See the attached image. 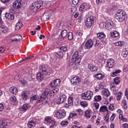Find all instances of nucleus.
<instances>
[{
    "label": "nucleus",
    "mask_w": 128,
    "mask_h": 128,
    "mask_svg": "<svg viewBox=\"0 0 128 128\" xmlns=\"http://www.w3.org/2000/svg\"><path fill=\"white\" fill-rule=\"evenodd\" d=\"M127 18L126 12L122 10H118L117 14H115V18L119 22H122L126 20Z\"/></svg>",
    "instance_id": "nucleus-1"
},
{
    "label": "nucleus",
    "mask_w": 128,
    "mask_h": 128,
    "mask_svg": "<svg viewBox=\"0 0 128 128\" xmlns=\"http://www.w3.org/2000/svg\"><path fill=\"white\" fill-rule=\"evenodd\" d=\"M80 60H82V56L78 54V52L76 51L72 56L69 64L70 66H72L74 64H79Z\"/></svg>",
    "instance_id": "nucleus-2"
},
{
    "label": "nucleus",
    "mask_w": 128,
    "mask_h": 128,
    "mask_svg": "<svg viewBox=\"0 0 128 128\" xmlns=\"http://www.w3.org/2000/svg\"><path fill=\"white\" fill-rule=\"evenodd\" d=\"M46 98V96H44V94H42V96L40 98H38V96L36 95L34 96L32 98H30V102H42V100H44V98Z\"/></svg>",
    "instance_id": "nucleus-3"
},
{
    "label": "nucleus",
    "mask_w": 128,
    "mask_h": 128,
    "mask_svg": "<svg viewBox=\"0 0 128 128\" xmlns=\"http://www.w3.org/2000/svg\"><path fill=\"white\" fill-rule=\"evenodd\" d=\"M56 118H58V120H60L62 118H64L66 116V112L64 110H58L55 112Z\"/></svg>",
    "instance_id": "nucleus-4"
},
{
    "label": "nucleus",
    "mask_w": 128,
    "mask_h": 128,
    "mask_svg": "<svg viewBox=\"0 0 128 128\" xmlns=\"http://www.w3.org/2000/svg\"><path fill=\"white\" fill-rule=\"evenodd\" d=\"M92 96H94V92L90 90H88L82 94V96L83 100H90L92 98Z\"/></svg>",
    "instance_id": "nucleus-5"
},
{
    "label": "nucleus",
    "mask_w": 128,
    "mask_h": 128,
    "mask_svg": "<svg viewBox=\"0 0 128 128\" xmlns=\"http://www.w3.org/2000/svg\"><path fill=\"white\" fill-rule=\"evenodd\" d=\"M44 4V2L42 0H40L38 2H36L34 4H32L30 8L31 10H34L36 8V10H38Z\"/></svg>",
    "instance_id": "nucleus-6"
},
{
    "label": "nucleus",
    "mask_w": 128,
    "mask_h": 128,
    "mask_svg": "<svg viewBox=\"0 0 128 128\" xmlns=\"http://www.w3.org/2000/svg\"><path fill=\"white\" fill-rule=\"evenodd\" d=\"M94 22V16H90L88 17L85 24L86 26H92V24Z\"/></svg>",
    "instance_id": "nucleus-7"
},
{
    "label": "nucleus",
    "mask_w": 128,
    "mask_h": 128,
    "mask_svg": "<svg viewBox=\"0 0 128 128\" xmlns=\"http://www.w3.org/2000/svg\"><path fill=\"white\" fill-rule=\"evenodd\" d=\"M44 123L46 124H51V126H50L51 128H52V126H54V124H56V122H54V120H52V118H50V117H46L44 119Z\"/></svg>",
    "instance_id": "nucleus-8"
},
{
    "label": "nucleus",
    "mask_w": 128,
    "mask_h": 128,
    "mask_svg": "<svg viewBox=\"0 0 128 128\" xmlns=\"http://www.w3.org/2000/svg\"><path fill=\"white\" fill-rule=\"evenodd\" d=\"M80 82H82L80 78L78 76H75L70 80V82L73 86H78Z\"/></svg>",
    "instance_id": "nucleus-9"
},
{
    "label": "nucleus",
    "mask_w": 128,
    "mask_h": 128,
    "mask_svg": "<svg viewBox=\"0 0 128 128\" xmlns=\"http://www.w3.org/2000/svg\"><path fill=\"white\" fill-rule=\"evenodd\" d=\"M92 46H94V42H92V40L90 39L85 43L84 48L89 50L90 48H92Z\"/></svg>",
    "instance_id": "nucleus-10"
},
{
    "label": "nucleus",
    "mask_w": 128,
    "mask_h": 128,
    "mask_svg": "<svg viewBox=\"0 0 128 128\" xmlns=\"http://www.w3.org/2000/svg\"><path fill=\"white\" fill-rule=\"evenodd\" d=\"M114 60L112 58L108 60L106 66V68H114Z\"/></svg>",
    "instance_id": "nucleus-11"
},
{
    "label": "nucleus",
    "mask_w": 128,
    "mask_h": 128,
    "mask_svg": "<svg viewBox=\"0 0 128 128\" xmlns=\"http://www.w3.org/2000/svg\"><path fill=\"white\" fill-rule=\"evenodd\" d=\"M22 1L20 0H16L13 4L14 8H17L18 10L22 8Z\"/></svg>",
    "instance_id": "nucleus-12"
},
{
    "label": "nucleus",
    "mask_w": 128,
    "mask_h": 128,
    "mask_svg": "<svg viewBox=\"0 0 128 128\" xmlns=\"http://www.w3.org/2000/svg\"><path fill=\"white\" fill-rule=\"evenodd\" d=\"M66 96L64 94H60L57 103L58 104H62L64 102H66Z\"/></svg>",
    "instance_id": "nucleus-13"
},
{
    "label": "nucleus",
    "mask_w": 128,
    "mask_h": 128,
    "mask_svg": "<svg viewBox=\"0 0 128 128\" xmlns=\"http://www.w3.org/2000/svg\"><path fill=\"white\" fill-rule=\"evenodd\" d=\"M40 70L44 74V76L48 75V68L44 66H40Z\"/></svg>",
    "instance_id": "nucleus-14"
},
{
    "label": "nucleus",
    "mask_w": 128,
    "mask_h": 128,
    "mask_svg": "<svg viewBox=\"0 0 128 128\" xmlns=\"http://www.w3.org/2000/svg\"><path fill=\"white\" fill-rule=\"evenodd\" d=\"M60 79L55 80L52 83L50 84V88H54V86H60Z\"/></svg>",
    "instance_id": "nucleus-15"
},
{
    "label": "nucleus",
    "mask_w": 128,
    "mask_h": 128,
    "mask_svg": "<svg viewBox=\"0 0 128 128\" xmlns=\"http://www.w3.org/2000/svg\"><path fill=\"white\" fill-rule=\"evenodd\" d=\"M92 111L90 109H88L84 112V116L86 118H92Z\"/></svg>",
    "instance_id": "nucleus-16"
},
{
    "label": "nucleus",
    "mask_w": 128,
    "mask_h": 128,
    "mask_svg": "<svg viewBox=\"0 0 128 128\" xmlns=\"http://www.w3.org/2000/svg\"><path fill=\"white\" fill-rule=\"evenodd\" d=\"M22 98L24 100H26L28 98H30V94L26 92H22Z\"/></svg>",
    "instance_id": "nucleus-17"
},
{
    "label": "nucleus",
    "mask_w": 128,
    "mask_h": 128,
    "mask_svg": "<svg viewBox=\"0 0 128 128\" xmlns=\"http://www.w3.org/2000/svg\"><path fill=\"white\" fill-rule=\"evenodd\" d=\"M88 68L92 72H98V70L97 66H96L94 65H88Z\"/></svg>",
    "instance_id": "nucleus-18"
},
{
    "label": "nucleus",
    "mask_w": 128,
    "mask_h": 128,
    "mask_svg": "<svg viewBox=\"0 0 128 128\" xmlns=\"http://www.w3.org/2000/svg\"><path fill=\"white\" fill-rule=\"evenodd\" d=\"M14 39H12V40L14 42H18L22 40V38L20 35H15L14 36Z\"/></svg>",
    "instance_id": "nucleus-19"
},
{
    "label": "nucleus",
    "mask_w": 128,
    "mask_h": 128,
    "mask_svg": "<svg viewBox=\"0 0 128 128\" xmlns=\"http://www.w3.org/2000/svg\"><path fill=\"white\" fill-rule=\"evenodd\" d=\"M36 122L34 120L29 121L27 124L28 128H32L36 126Z\"/></svg>",
    "instance_id": "nucleus-20"
},
{
    "label": "nucleus",
    "mask_w": 128,
    "mask_h": 128,
    "mask_svg": "<svg viewBox=\"0 0 128 128\" xmlns=\"http://www.w3.org/2000/svg\"><path fill=\"white\" fill-rule=\"evenodd\" d=\"M5 16L6 18H8V20H14V14L12 13H6Z\"/></svg>",
    "instance_id": "nucleus-21"
},
{
    "label": "nucleus",
    "mask_w": 128,
    "mask_h": 128,
    "mask_svg": "<svg viewBox=\"0 0 128 128\" xmlns=\"http://www.w3.org/2000/svg\"><path fill=\"white\" fill-rule=\"evenodd\" d=\"M0 30H1L3 34H6L8 32V28L6 26H2L0 28Z\"/></svg>",
    "instance_id": "nucleus-22"
},
{
    "label": "nucleus",
    "mask_w": 128,
    "mask_h": 128,
    "mask_svg": "<svg viewBox=\"0 0 128 128\" xmlns=\"http://www.w3.org/2000/svg\"><path fill=\"white\" fill-rule=\"evenodd\" d=\"M54 54L56 58H64V53L61 51H58L57 52H55Z\"/></svg>",
    "instance_id": "nucleus-23"
},
{
    "label": "nucleus",
    "mask_w": 128,
    "mask_h": 128,
    "mask_svg": "<svg viewBox=\"0 0 128 128\" xmlns=\"http://www.w3.org/2000/svg\"><path fill=\"white\" fill-rule=\"evenodd\" d=\"M94 76L97 80H102L104 78V75L100 73L95 74Z\"/></svg>",
    "instance_id": "nucleus-24"
},
{
    "label": "nucleus",
    "mask_w": 128,
    "mask_h": 128,
    "mask_svg": "<svg viewBox=\"0 0 128 128\" xmlns=\"http://www.w3.org/2000/svg\"><path fill=\"white\" fill-rule=\"evenodd\" d=\"M22 28V22H18L16 24L15 30H20Z\"/></svg>",
    "instance_id": "nucleus-25"
},
{
    "label": "nucleus",
    "mask_w": 128,
    "mask_h": 128,
    "mask_svg": "<svg viewBox=\"0 0 128 128\" xmlns=\"http://www.w3.org/2000/svg\"><path fill=\"white\" fill-rule=\"evenodd\" d=\"M28 104H24L22 108H20L21 112H26L28 109Z\"/></svg>",
    "instance_id": "nucleus-26"
},
{
    "label": "nucleus",
    "mask_w": 128,
    "mask_h": 128,
    "mask_svg": "<svg viewBox=\"0 0 128 128\" xmlns=\"http://www.w3.org/2000/svg\"><path fill=\"white\" fill-rule=\"evenodd\" d=\"M10 92L13 94H18V89L16 87H11L10 89Z\"/></svg>",
    "instance_id": "nucleus-27"
},
{
    "label": "nucleus",
    "mask_w": 128,
    "mask_h": 128,
    "mask_svg": "<svg viewBox=\"0 0 128 128\" xmlns=\"http://www.w3.org/2000/svg\"><path fill=\"white\" fill-rule=\"evenodd\" d=\"M36 78L40 82V80H44V76L42 75V73L38 72L36 75Z\"/></svg>",
    "instance_id": "nucleus-28"
},
{
    "label": "nucleus",
    "mask_w": 128,
    "mask_h": 128,
    "mask_svg": "<svg viewBox=\"0 0 128 128\" xmlns=\"http://www.w3.org/2000/svg\"><path fill=\"white\" fill-rule=\"evenodd\" d=\"M97 37L100 40H101V38H106V36L104 32H99L96 34Z\"/></svg>",
    "instance_id": "nucleus-29"
},
{
    "label": "nucleus",
    "mask_w": 128,
    "mask_h": 128,
    "mask_svg": "<svg viewBox=\"0 0 128 128\" xmlns=\"http://www.w3.org/2000/svg\"><path fill=\"white\" fill-rule=\"evenodd\" d=\"M60 34L63 38H66V36H68V31L66 30H62Z\"/></svg>",
    "instance_id": "nucleus-30"
},
{
    "label": "nucleus",
    "mask_w": 128,
    "mask_h": 128,
    "mask_svg": "<svg viewBox=\"0 0 128 128\" xmlns=\"http://www.w3.org/2000/svg\"><path fill=\"white\" fill-rule=\"evenodd\" d=\"M108 110V106H102L100 108V112H104Z\"/></svg>",
    "instance_id": "nucleus-31"
},
{
    "label": "nucleus",
    "mask_w": 128,
    "mask_h": 128,
    "mask_svg": "<svg viewBox=\"0 0 128 128\" xmlns=\"http://www.w3.org/2000/svg\"><path fill=\"white\" fill-rule=\"evenodd\" d=\"M120 36V34L116 31H114L111 33V36L112 38H118Z\"/></svg>",
    "instance_id": "nucleus-32"
},
{
    "label": "nucleus",
    "mask_w": 128,
    "mask_h": 128,
    "mask_svg": "<svg viewBox=\"0 0 128 128\" xmlns=\"http://www.w3.org/2000/svg\"><path fill=\"white\" fill-rule=\"evenodd\" d=\"M114 82L115 84H118L120 82V77H116L114 78Z\"/></svg>",
    "instance_id": "nucleus-33"
},
{
    "label": "nucleus",
    "mask_w": 128,
    "mask_h": 128,
    "mask_svg": "<svg viewBox=\"0 0 128 128\" xmlns=\"http://www.w3.org/2000/svg\"><path fill=\"white\" fill-rule=\"evenodd\" d=\"M60 52H62V53L66 52L68 51V48L66 46H62L60 48Z\"/></svg>",
    "instance_id": "nucleus-34"
},
{
    "label": "nucleus",
    "mask_w": 128,
    "mask_h": 128,
    "mask_svg": "<svg viewBox=\"0 0 128 128\" xmlns=\"http://www.w3.org/2000/svg\"><path fill=\"white\" fill-rule=\"evenodd\" d=\"M121 72H122V70H116L115 72H114L112 74H111V76H113V77L116 76V74H118L120 73Z\"/></svg>",
    "instance_id": "nucleus-35"
},
{
    "label": "nucleus",
    "mask_w": 128,
    "mask_h": 128,
    "mask_svg": "<svg viewBox=\"0 0 128 128\" xmlns=\"http://www.w3.org/2000/svg\"><path fill=\"white\" fill-rule=\"evenodd\" d=\"M100 100H102V96L98 95L94 96V102H100Z\"/></svg>",
    "instance_id": "nucleus-36"
},
{
    "label": "nucleus",
    "mask_w": 128,
    "mask_h": 128,
    "mask_svg": "<svg viewBox=\"0 0 128 128\" xmlns=\"http://www.w3.org/2000/svg\"><path fill=\"white\" fill-rule=\"evenodd\" d=\"M119 118L120 120H122V122H128V119L122 116V114H120L119 116Z\"/></svg>",
    "instance_id": "nucleus-37"
},
{
    "label": "nucleus",
    "mask_w": 128,
    "mask_h": 128,
    "mask_svg": "<svg viewBox=\"0 0 128 128\" xmlns=\"http://www.w3.org/2000/svg\"><path fill=\"white\" fill-rule=\"evenodd\" d=\"M106 24L107 26H114V22L112 21L111 20H107L106 22Z\"/></svg>",
    "instance_id": "nucleus-38"
},
{
    "label": "nucleus",
    "mask_w": 128,
    "mask_h": 128,
    "mask_svg": "<svg viewBox=\"0 0 128 128\" xmlns=\"http://www.w3.org/2000/svg\"><path fill=\"white\" fill-rule=\"evenodd\" d=\"M68 103L70 105L74 104V98L72 97H69L68 98Z\"/></svg>",
    "instance_id": "nucleus-39"
},
{
    "label": "nucleus",
    "mask_w": 128,
    "mask_h": 128,
    "mask_svg": "<svg viewBox=\"0 0 128 128\" xmlns=\"http://www.w3.org/2000/svg\"><path fill=\"white\" fill-rule=\"evenodd\" d=\"M70 11L71 14H74V12H76V6H72L70 8Z\"/></svg>",
    "instance_id": "nucleus-40"
},
{
    "label": "nucleus",
    "mask_w": 128,
    "mask_h": 128,
    "mask_svg": "<svg viewBox=\"0 0 128 128\" xmlns=\"http://www.w3.org/2000/svg\"><path fill=\"white\" fill-rule=\"evenodd\" d=\"M80 104L83 108H86L88 106V102H86L82 101L80 102Z\"/></svg>",
    "instance_id": "nucleus-41"
},
{
    "label": "nucleus",
    "mask_w": 128,
    "mask_h": 128,
    "mask_svg": "<svg viewBox=\"0 0 128 128\" xmlns=\"http://www.w3.org/2000/svg\"><path fill=\"white\" fill-rule=\"evenodd\" d=\"M122 92H118V94L116 95V100H120V98H122Z\"/></svg>",
    "instance_id": "nucleus-42"
},
{
    "label": "nucleus",
    "mask_w": 128,
    "mask_h": 128,
    "mask_svg": "<svg viewBox=\"0 0 128 128\" xmlns=\"http://www.w3.org/2000/svg\"><path fill=\"white\" fill-rule=\"evenodd\" d=\"M128 51L127 50H124L122 52V56H124V58H126V56H128Z\"/></svg>",
    "instance_id": "nucleus-43"
},
{
    "label": "nucleus",
    "mask_w": 128,
    "mask_h": 128,
    "mask_svg": "<svg viewBox=\"0 0 128 128\" xmlns=\"http://www.w3.org/2000/svg\"><path fill=\"white\" fill-rule=\"evenodd\" d=\"M68 40H72L74 38V36H72V32H68Z\"/></svg>",
    "instance_id": "nucleus-44"
},
{
    "label": "nucleus",
    "mask_w": 128,
    "mask_h": 128,
    "mask_svg": "<svg viewBox=\"0 0 128 128\" xmlns=\"http://www.w3.org/2000/svg\"><path fill=\"white\" fill-rule=\"evenodd\" d=\"M104 95L105 96H110V91L108 90H106L104 92Z\"/></svg>",
    "instance_id": "nucleus-45"
},
{
    "label": "nucleus",
    "mask_w": 128,
    "mask_h": 128,
    "mask_svg": "<svg viewBox=\"0 0 128 128\" xmlns=\"http://www.w3.org/2000/svg\"><path fill=\"white\" fill-rule=\"evenodd\" d=\"M83 4L84 5V8L86 10H90V4L86 3H84Z\"/></svg>",
    "instance_id": "nucleus-46"
},
{
    "label": "nucleus",
    "mask_w": 128,
    "mask_h": 128,
    "mask_svg": "<svg viewBox=\"0 0 128 128\" xmlns=\"http://www.w3.org/2000/svg\"><path fill=\"white\" fill-rule=\"evenodd\" d=\"M94 106L96 108V110H98V108H100V104L98 102H94Z\"/></svg>",
    "instance_id": "nucleus-47"
},
{
    "label": "nucleus",
    "mask_w": 128,
    "mask_h": 128,
    "mask_svg": "<svg viewBox=\"0 0 128 128\" xmlns=\"http://www.w3.org/2000/svg\"><path fill=\"white\" fill-rule=\"evenodd\" d=\"M84 4H81L80 6L79 10L80 12H84Z\"/></svg>",
    "instance_id": "nucleus-48"
},
{
    "label": "nucleus",
    "mask_w": 128,
    "mask_h": 128,
    "mask_svg": "<svg viewBox=\"0 0 128 128\" xmlns=\"http://www.w3.org/2000/svg\"><path fill=\"white\" fill-rule=\"evenodd\" d=\"M10 100L13 102H16V98L14 96H13L10 98Z\"/></svg>",
    "instance_id": "nucleus-49"
},
{
    "label": "nucleus",
    "mask_w": 128,
    "mask_h": 128,
    "mask_svg": "<svg viewBox=\"0 0 128 128\" xmlns=\"http://www.w3.org/2000/svg\"><path fill=\"white\" fill-rule=\"evenodd\" d=\"M68 121H62L60 123L61 126H68Z\"/></svg>",
    "instance_id": "nucleus-50"
},
{
    "label": "nucleus",
    "mask_w": 128,
    "mask_h": 128,
    "mask_svg": "<svg viewBox=\"0 0 128 128\" xmlns=\"http://www.w3.org/2000/svg\"><path fill=\"white\" fill-rule=\"evenodd\" d=\"M109 110H114V104H111L109 107H108Z\"/></svg>",
    "instance_id": "nucleus-51"
},
{
    "label": "nucleus",
    "mask_w": 128,
    "mask_h": 128,
    "mask_svg": "<svg viewBox=\"0 0 128 128\" xmlns=\"http://www.w3.org/2000/svg\"><path fill=\"white\" fill-rule=\"evenodd\" d=\"M114 118H116V114H113L110 118V122H112L114 120Z\"/></svg>",
    "instance_id": "nucleus-52"
},
{
    "label": "nucleus",
    "mask_w": 128,
    "mask_h": 128,
    "mask_svg": "<svg viewBox=\"0 0 128 128\" xmlns=\"http://www.w3.org/2000/svg\"><path fill=\"white\" fill-rule=\"evenodd\" d=\"M103 2H104V0H96V4H100Z\"/></svg>",
    "instance_id": "nucleus-53"
},
{
    "label": "nucleus",
    "mask_w": 128,
    "mask_h": 128,
    "mask_svg": "<svg viewBox=\"0 0 128 128\" xmlns=\"http://www.w3.org/2000/svg\"><path fill=\"white\" fill-rule=\"evenodd\" d=\"M78 2H80V0H73L72 4L74 6H76L78 4Z\"/></svg>",
    "instance_id": "nucleus-54"
},
{
    "label": "nucleus",
    "mask_w": 128,
    "mask_h": 128,
    "mask_svg": "<svg viewBox=\"0 0 128 128\" xmlns=\"http://www.w3.org/2000/svg\"><path fill=\"white\" fill-rule=\"evenodd\" d=\"M118 42V44H119V46H122L124 45V42L120 41Z\"/></svg>",
    "instance_id": "nucleus-55"
},
{
    "label": "nucleus",
    "mask_w": 128,
    "mask_h": 128,
    "mask_svg": "<svg viewBox=\"0 0 128 128\" xmlns=\"http://www.w3.org/2000/svg\"><path fill=\"white\" fill-rule=\"evenodd\" d=\"M104 120H106V122H108V120H110V118H108V116H106L104 117Z\"/></svg>",
    "instance_id": "nucleus-56"
},
{
    "label": "nucleus",
    "mask_w": 128,
    "mask_h": 128,
    "mask_svg": "<svg viewBox=\"0 0 128 128\" xmlns=\"http://www.w3.org/2000/svg\"><path fill=\"white\" fill-rule=\"evenodd\" d=\"M20 82H22V84H24V86H26L28 84V82H26V80H21Z\"/></svg>",
    "instance_id": "nucleus-57"
},
{
    "label": "nucleus",
    "mask_w": 128,
    "mask_h": 128,
    "mask_svg": "<svg viewBox=\"0 0 128 128\" xmlns=\"http://www.w3.org/2000/svg\"><path fill=\"white\" fill-rule=\"evenodd\" d=\"M4 104H0V112H2V110H4Z\"/></svg>",
    "instance_id": "nucleus-58"
},
{
    "label": "nucleus",
    "mask_w": 128,
    "mask_h": 128,
    "mask_svg": "<svg viewBox=\"0 0 128 128\" xmlns=\"http://www.w3.org/2000/svg\"><path fill=\"white\" fill-rule=\"evenodd\" d=\"M44 96H48V94H50V92L48 91V90H46L45 91H44Z\"/></svg>",
    "instance_id": "nucleus-59"
},
{
    "label": "nucleus",
    "mask_w": 128,
    "mask_h": 128,
    "mask_svg": "<svg viewBox=\"0 0 128 128\" xmlns=\"http://www.w3.org/2000/svg\"><path fill=\"white\" fill-rule=\"evenodd\" d=\"M6 50V48H4V47H0V52H4V51Z\"/></svg>",
    "instance_id": "nucleus-60"
},
{
    "label": "nucleus",
    "mask_w": 128,
    "mask_h": 128,
    "mask_svg": "<svg viewBox=\"0 0 128 128\" xmlns=\"http://www.w3.org/2000/svg\"><path fill=\"white\" fill-rule=\"evenodd\" d=\"M53 92H54L55 94H56V92H58V88H55L54 89L52 90Z\"/></svg>",
    "instance_id": "nucleus-61"
},
{
    "label": "nucleus",
    "mask_w": 128,
    "mask_h": 128,
    "mask_svg": "<svg viewBox=\"0 0 128 128\" xmlns=\"http://www.w3.org/2000/svg\"><path fill=\"white\" fill-rule=\"evenodd\" d=\"M78 114H80V116H82V114H84V112H82V110L80 109L78 110Z\"/></svg>",
    "instance_id": "nucleus-62"
},
{
    "label": "nucleus",
    "mask_w": 128,
    "mask_h": 128,
    "mask_svg": "<svg viewBox=\"0 0 128 128\" xmlns=\"http://www.w3.org/2000/svg\"><path fill=\"white\" fill-rule=\"evenodd\" d=\"M82 22V16H80L78 18V22L80 24Z\"/></svg>",
    "instance_id": "nucleus-63"
},
{
    "label": "nucleus",
    "mask_w": 128,
    "mask_h": 128,
    "mask_svg": "<svg viewBox=\"0 0 128 128\" xmlns=\"http://www.w3.org/2000/svg\"><path fill=\"white\" fill-rule=\"evenodd\" d=\"M122 126H123L124 128H128V124L125 123V124H122Z\"/></svg>",
    "instance_id": "nucleus-64"
}]
</instances>
